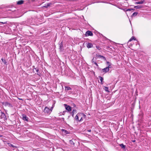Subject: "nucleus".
I'll return each mask as SVG.
<instances>
[{
	"instance_id": "nucleus-29",
	"label": "nucleus",
	"mask_w": 151,
	"mask_h": 151,
	"mask_svg": "<svg viewBox=\"0 0 151 151\" xmlns=\"http://www.w3.org/2000/svg\"><path fill=\"white\" fill-rule=\"evenodd\" d=\"M87 131L88 132H91V129H89Z\"/></svg>"
},
{
	"instance_id": "nucleus-30",
	"label": "nucleus",
	"mask_w": 151,
	"mask_h": 151,
	"mask_svg": "<svg viewBox=\"0 0 151 151\" xmlns=\"http://www.w3.org/2000/svg\"><path fill=\"white\" fill-rule=\"evenodd\" d=\"M1 23L3 24H6V22H1Z\"/></svg>"
},
{
	"instance_id": "nucleus-6",
	"label": "nucleus",
	"mask_w": 151,
	"mask_h": 151,
	"mask_svg": "<svg viewBox=\"0 0 151 151\" xmlns=\"http://www.w3.org/2000/svg\"><path fill=\"white\" fill-rule=\"evenodd\" d=\"M64 105L65 106V108L68 111H71V107L70 106H68L67 105L65 104H64Z\"/></svg>"
},
{
	"instance_id": "nucleus-5",
	"label": "nucleus",
	"mask_w": 151,
	"mask_h": 151,
	"mask_svg": "<svg viewBox=\"0 0 151 151\" xmlns=\"http://www.w3.org/2000/svg\"><path fill=\"white\" fill-rule=\"evenodd\" d=\"M22 119L24 121H28V118L25 114L22 115Z\"/></svg>"
},
{
	"instance_id": "nucleus-14",
	"label": "nucleus",
	"mask_w": 151,
	"mask_h": 151,
	"mask_svg": "<svg viewBox=\"0 0 151 151\" xmlns=\"http://www.w3.org/2000/svg\"><path fill=\"white\" fill-rule=\"evenodd\" d=\"M99 79H100V80L101 81V84H103V83H104V82H103V81L104 80V79L103 78H102V77H100L99 76Z\"/></svg>"
},
{
	"instance_id": "nucleus-9",
	"label": "nucleus",
	"mask_w": 151,
	"mask_h": 151,
	"mask_svg": "<svg viewBox=\"0 0 151 151\" xmlns=\"http://www.w3.org/2000/svg\"><path fill=\"white\" fill-rule=\"evenodd\" d=\"M144 0H143V1L142 0L139 2H135V4H141L143 3H144Z\"/></svg>"
},
{
	"instance_id": "nucleus-18",
	"label": "nucleus",
	"mask_w": 151,
	"mask_h": 151,
	"mask_svg": "<svg viewBox=\"0 0 151 151\" xmlns=\"http://www.w3.org/2000/svg\"><path fill=\"white\" fill-rule=\"evenodd\" d=\"M136 40V38H135L134 37H132L128 41V42H131V41H132V40Z\"/></svg>"
},
{
	"instance_id": "nucleus-19",
	"label": "nucleus",
	"mask_w": 151,
	"mask_h": 151,
	"mask_svg": "<svg viewBox=\"0 0 151 151\" xmlns=\"http://www.w3.org/2000/svg\"><path fill=\"white\" fill-rule=\"evenodd\" d=\"M120 146L122 148L124 149L125 147V146L123 144H120Z\"/></svg>"
},
{
	"instance_id": "nucleus-13",
	"label": "nucleus",
	"mask_w": 151,
	"mask_h": 151,
	"mask_svg": "<svg viewBox=\"0 0 151 151\" xmlns=\"http://www.w3.org/2000/svg\"><path fill=\"white\" fill-rule=\"evenodd\" d=\"M62 131L65 134H67L69 133V132L65 129H62Z\"/></svg>"
},
{
	"instance_id": "nucleus-11",
	"label": "nucleus",
	"mask_w": 151,
	"mask_h": 151,
	"mask_svg": "<svg viewBox=\"0 0 151 151\" xmlns=\"http://www.w3.org/2000/svg\"><path fill=\"white\" fill-rule=\"evenodd\" d=\"M65 91H67L68 90H71V88L69 86H65Z\"/></svg>"
},
{
	"instance_id": "nucleus-22",
	"label": "nucleus",
	"mask_w": 151,
	"mask_h": 151,
	"mask_svg": "<svg viewBox=\"0 0 151 151\" xmlns=\"http://www.w3.org/2000/svg\"><path fill=\"white\" fill-rule=\"evenodd\" d=\"M39 70V69L37 68H35L34 69V71H35V70L37 73H38Z\"/></svg>"
},
{
	"instance_id": "nucleus-24",
	"label": "nucleus",
	"mask_w": 151,
	"mask_h": 151,
	"mask_svg": "<svg viewBox=\"0 0 151 151\" xmlns=\"http://www.w3.org/2000/svg\"><path fill=\"white\" fill-rule=\"evenodd\" d=\"M104 89L107 92H109L108 90V88L107 87H104Z\"/></svg>"
},
{
	"instance_id": "nucleus-25",
	"label": "nucleus",
	"mask_w": 151,
	"mask_h": 151,
	"mask_svg": "<svg viewBox=\"0 0 151 151\" xmlns=\"http://www.w3.org/2000/svg\"><path fill=\"white\" fill-rule=\"evenodd\" d=\"M8 145L9 146L11 147H14V145H12L10 143H8Z\"/></svg>"
},
{
	"instance_id": "nucleus-4",
	"label": "nucleus",
	"mask_w": 151,
	"mask_h": 151,
	"mask_svg": "<svg viewBox=\"0 0 151 151\" xmlns=\"http://www.w3.org/2000/svg\"><path fill=\"white\" fill-rule=\"evenodd\" d=\"M93 34L92 32L89 31H88L86 32V36H92Z\"/></svg>"
},
{
	"instance_id": "nucleus-17",
	"label": "nucleus",
	"mask_w": 151,
	"mask_h": 151,
	"mask_svg": "<svg viewBox=\"0 0 151 151\" xmlns=\"http://www.w3.org/2000/svg\"><path fill=\"white\" fill-rule=\"evenodd\" d=\"M51 4H52L51 3H47V4H45V6L46 7H47Z\"/></svg>"
},
{
	"instance_id": "nucleus-7",
	"label": "nucleus",
	"mask_w": 151,
	"mask_h": 151,
	"mask_svg": "<svg viewBox=\"0 0 151 151\" xmlns=\"http://www.w3.org/2000/svg\"><path fill=\"white\" fill-rule=\"evenodd\" d=\"M93 46V45L92 43H88L87 44V47L88 48L92 47Z\"/></svg>"
},
{
	"instance_id": "nucleus-28",
	"label": "nucleus",
	"mask_w": 151,
	"mask_h": 151,
	"mask_svg": "<svg viewBox=\"0 0 151 151\" xmlns=\"http://www.w3.org/2000/svg\"><path fill=\"white\" fill-rule=\"evenodd\" d=\"M94 64H95L97 66H98V65L96 62H94Z\"/></svg>"
},
{
	"instance_id": "nucleus-10",
	"label": "nucleus",
	"mask_w": 151,
	"mask_h": 151,
	"mask_svg": "<svg viewBox=\"0 0 151 151\" xmlns=\"http://www.w3.org/2000/svg\"><path fill=\"white\" fill-rule=\"evenodd\" d=\"M24 2V1L22 0L19 1L17 2V4L18 5H21Z\"/></svg>"
},
{
	"instance_id": "nucleus-3",
	"label": "nucleus",
	"mask_w": 151,
	"mask_h": 151,
	"mask_svg": "<svg viewBox=\"0 0 151 151\" xmlns=\"http://www.w3.org/2000/svg\"><path fill=\"white\" fill-rule=\"evenodd\" d=\"M51 111L48 108L46 107L44 109L45 112L47 113H50L51 112Z\"/></svg>"
},
{
	"instance_id": "nucleus-21",
	"label": "nucleus",
	"mask_w": 151,
	"mask_h": 151,
	"mask_svg": "<svg viewBox=\"0 0 151 151\" xmlns=\"http://www.w3.org/2000/svg\"><path fill=\"white\" fill-rule=\"evenodd\" d=\"M138 14V13L137 12H134L133 14L132 15V17L135 16L137 14Z\"/></svg>"
},
{
	"instance_id": "nucleus-15",
	"label": "nucleus",
	"mask_w": 151,
	"mask_h": 151,
	"mask_svg": "<svg viewBox=\"0 0 151 151\" xmlns=\"http://www.w3.org/2000/svg\"><path fill=\"white\" fill-rule=\"evenodd\" d=\"M59 48L60 49V50H62V48L63 47L62 42H61L59 44Z\"/></svg>"
},
{
	"instance_id": "nucleus-12",
	"label": "nucleus",
	"mask_w": 151,
	"mask_h": 151,
	"mask_svg": "<svg viewBox=\"0 0 151 151\" xmlns=\"http://www.w3.org/2000/svg\"><path fill=\"white\" fill-rule=\"evenodd\" d=\"M142 7V6L140 5H138L134 6V8L136 9H140Z\"/></svg>"
},
{
	"instance_id": "nucleus-26",
	"label": "nucleus",
	"mask_w": 151,
	"mask_h": 151,
	"mask_svg": "<svg viewBox=\"0 0 151 151\" xmlns=\"http://www.w3.org/2000/svg\"><path fill=\"white\" fill-rule=\"evenodd\" d=\"M1 60L3 62L4 64H6V60L5 59H4L2 58L1 59Z\"/></svg>"
},
{
	"instance_id": "nucleus-27",
	"label": "nucleus",
	"mask_w": 151,
	"mask_h": 151,
	"mask_svg": "<svg viewBox=\"0 0 151 151\" xmlns=\"http://www.w3.org/2000/svg\"><path fill=\"white\" fill-rule=\"evenodd\" d=\"M94 58H93V59H92V62L93 63H94V62H95L94 61Z\"/></svg>"
},
{
	"instance_id": "nucleus-8",
	"label": "nucleus",
	"mask_w": 151,
	"mask_h": 151,
	"mask_svg": "<svg viewBox=\"0 0 151 151\" xmlns=\"http://www.w3.org/2000/svg\"><path fill=\"white\" fill-rule=\"evenodd\" d=\"M3 104L6 106H11V104L8 102H5Z\"/></svg>"
},
{
	"instance_id": "nucleus-20",
	"label": "nucleus",
	"mask_w": 151,
	"mask_h": 151,
	"mask_svg": "<svg viewBox=\"0 0 151 151\" xmlns=\"http://www.w3.org/2000/svg\"><path fill=\"white\" fill-rule=\"evenodd\" d=\"M96 56L97 57H100V58H105L103 56H102L101 55H99V54H97L96 55Z\"/></svg>"
},
{
	"instance_id": "nucleus-31",
	"label": "nucleus",
	"mask_w": 151,
	"mask_h": 151,
	"mask_svg": "<svg viewBox=\"0 0 151 151\" xmlns=\"http://www.w3.org/2000/svg\"><path fill=\"white\" fill-rule=\"evenodd\" d=\"M52 108H51V109H50V110H51L52 111Z\"/></svg>"
},
{
	"instance_id": "nucleus-2",
	"label": "nucleus",
	"mask_w": 151,
	"mask_h": 151,
	"mask_svg": "<svg viewBox=\"0 0 151 151\" xmlns=\"http://www.w3.org/2000/svg\"><path fill=\"white\" fill-rule=\"evenodd\" d=\"M106 63L108 65V67L102 69V70L103 72L106 73L108 72L109 71V68H111V65L109 62H107Z\"/></svg>"
},
{
	"instance_id": "nucleus-23",
	"label": "nucleus",
	"mask_w": 151,
	"mask_h": 151,
	"mask_svg": "<svg viewBox=\"0 0 151 151\" xmlns=\"http://www.w3.org/2000/svg\"><path fill=\"white\" fill-rule=\"evenodd\" d=\"M134 9H127L126 10H124V11H131L132 10H134Z\"/></svg>"
},
{
	"instance_id": "nucleus-1",
	"label": "nucleus",
	"mask_w": 151,
	"mask_h": 151,
	"mask_svg": "<svg viewBox=\"0 0 151 151\" xmlns=\"http://www.w3.org/2000/svg\"><path fill=\"white\" fill-rule=\"evenodd\" d=\"M86 117V116L82 113H78L75 117V119L77 121L82 122Z\"/></svg>"
},
{
	"instance_id": "nucleus-16",
	"label": "nucleus",
	"mask_w": 151,
	"mask_h": 151,
	"mask_svg": "<svg viewBox=\"0 0 151 151\" xmlns=\"http://www.w3.org/2000/svg\"><path fill=\"white\" fill-rule=\"evenodd\" d=\"M1 115L2 116V117L4 118H6V116L5 114H4V113L3 112H1Z\"/></svg>"
},
{
	"instance_id": "nucleus-32",
	"label": "nucleus",
	"mask_w": 151,
	"mask_h": 151,
	"mask_svg": "<svg viewBox=\"0 0 151 151\" xmlns=\"http://www.w3.org/2000/svg\"><path fill=\"white\" fill-rule=\"evenodd\" d=\"M135 140L134 141H133V142H135Z\"/></svg>"
}]
</instances>
